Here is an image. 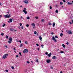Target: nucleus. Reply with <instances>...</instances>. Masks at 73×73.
<instances>
[{
  "label": "nucleus",
  "instance_id": "1",
  "mask_svg": "<svg viewBox=\"0 0 73 73\" xmlns=\"http://www.w3.org/2000/svg\"><path fill=\"white\" fill-rule=\"evenodd\" d=\"M8 56V54H6L3 56L2 58L3 59H5L7 58Z\"/></svg>",
  "mask_w": 73,
  "mask_h": 73
},
{
  "label": "nucleus",
  "instance_id": "2",
  "mask_svg": "<svg viewBox=\"0 0 73 73\" xmlns=\"http://www.w3.org/2000/svg\"><path fill=\"white\" fill-rule=\"evenodd\" d=\"M11 14L6 15H4L5 18H9L11 17Z\"/></svg>",
  "mask_w": 73,
  "mask_h": 73
},
{
  "label": "nucleus",
  "instance_id": "3",
  "mask_svg": "<svg viewBox=\"0 0 73 73\" xmlns=\"http://www.w3.org/2000/svg\"><path fill=\"white\" fill-rule=\"evenodd\" d=\"M27 11V8H24L23 10V12L25 14H27V11Z\"/></svg>",
  "mask_w": 73,
  "mask_h": 73
},
{
  "label": "nucleus",
  "instance_id": "4",
  "mask_svg": "<svg viewBox=\"0 0 73 73\" xmlns=\"http://www.w3.org/2000/svg\"><path fill=\"white\" fill-rule=\"evenodd\" d=\"M52 40H54V42H57V40L55 39V38H54V36L52 37Z\"/></svg>",
  "mask_w": 73,
  "mask_h": 73
},
{
  "label": "nucleus",
  "instance_id": "5",
  "mask_svg": "<svg viewBox=\"0 0 73 73\" xmlns=\"http://www.w3.org/2000/svg\"><path fill=\"white\" fill-rule=\"evenodd\" d=\"M23 52L24 53H27L28 52V49H25L23 51Z\"/></svg>",
  "mask_w": 73,
  "mask_h": 73
},
{
  "label": "nucleus",
  "instance_id": "6",
  "mask_svg": "<svg viewBox=\"0 0 73 73\" xmlns=\"http://www.w3.org/2000/svg\"><path fill=\"white\" fill-rule=\"evenodd\" d=\"M68 33L69 35H71L72 34V31H71L70 30V31H68Z\"/></svg>",
  "mask_w": 73,
  "mask_h": 73
},
{
  "label": "nucleus",
  "instance_id": "7",
  "mask_svg": "<svg viewBox=\"0 0 73 73\" xmlns=\"http://www.w3.org/2000/svg\"><path fill=\"white\" fill-rule=\"evenodd\" d=\"M46 62L47 63H50V60L49 59H48L46 60Z\"/></svg>",
  "mask_w": 73,
  "mask_h": 73
},
{
  "label": "nucleus",
  "instance_id": "8",
  "mask_svg": "<svg viewBox=\"0 0 73 73\" xmlns=\"http://www.w3.org/2000/svg\"><path fill=\"white\" fill-rule=\"evenodd\" d=\"M9 21H8V22L9 23H11V22H12V19H10L9 20Z\"/></svg>",
  "mask_w": 73,
  "mask_h": 73
},
{
  "label": "nucleus",
  "instance_id": "9",
  "mask_svg": "<svg viewBox=\"0 0 73 73\" xmlns=\"http://www.w3.org/2000/svg\"><path fill=\"white\" fill-rule=\"evenodd\" d=\"M24 3L25 4H28V1H27L25 0V1H24Z\"/></svg>",
  "mask_w": 73,
  "mask_h": 73
},
{
  "label": "nucleus",
  "instance_id": "10",
  "mask_svg": "<svg viewBox=\"0 0 73 73\" xmlns=\"http://www.w3.org/2000/svg\"><path fill=\"white\" fill-rule=\"evenodd\" d=\"M9 40L10 41H12V38H11V37H10Z\"/></svg>",
  "mask_w": 73,
  "mask_h": 73
},
{
  "label": "nucleus",
  "instance_id": "11",
  "mask_svg": "<svg viewBox=\"0 0 73 73\" xmlns=\"http://www.w3.org/2000/svg\"><path fill=\"white\" fill-rule=\"evenodd\" d=\"M51 55H52V54L51 53H50L48 54V57H50Z\"/></svg>",
  "mask_w": 73,
  "mask_h": 73
},
{
  "label": "nucleus",
  "instance_id": "12",
  "mask_svg": "<svg viewBox=\"0 0 73 73\" xmlns=\"http://www.w3.org/2000/svg\"><path fill=\"white\" fill-rule=\"evenodd\" d=\"M39 39H40V40H41V41L42 40V37H41V36H40L39 37Z\"/></svg>",
  "mask_w": 73,
  "mask_h": 73
},
{
  "label": "nucleus",
  "instance_id": "13",
  "mask_svg": "<svg viewBox=\"0 0 73 73\" xmlns=\"http://www.w3.org/2000/svg\"><path fill=\"white\" fill-rule=\"evenodd\" d=\"M68 5H72V3H70V2H68Z\"/></svg>",
  "mask_w": 73,
  "mask_h": 73
},
{
  "label": "nucleus",
  "instance_id": "14",
  "mask_svg": "<svg viewBox=\"0 0 73 73\" xmlns=\"http://www.w3.org/2000/svg\"><path fill=\"white\" fill-rule=\"evenodd\" d=\"M52 26L53 27H54V26H55V23L53 22Z\"/></svg>",
  "mask_w": 73,
  "mask_h": 73
},
{
  "label": "nucleus",
  "instance_id": "15",
  "mask_svg": "<svg viewBox=\"0 0 73 73\" xmlns=\"http://www.w3.org/2000/svg\"><path fill=\"white\" fill-rule=\"evenodd\" d=\"M56 58V57H55V56H53L52 57V59H55Z\"/></svg>",
  "mask_w": 73,
  "mask_h": 73
},
{
  "label": "nucleus",
  "instance_id": "16",
  "mask_svg": "<svg viewBox=\"0 0 73 73\" xmlns=\"http://www.w3.org/2000/svg\"><path fill=\"white\" fill-rule=\"evenodd\" d=\"M31 25H32L33 27H35V24L34 23H32L31 24Z\"/></svg>",
  "mask_w": 73,
  "mask_h": 73
},
{
  "label": "nucleus",
  "instance_id": "17",
  "mask_svg": "<svg viewBox=\"0 0 73 73\" xmlns=\"http://www.w3.org/2000/svg\"><path fill=\"white\" fill-rule=\"evenodd\" d=\"M63 35H64V34L63 33H60V36L61 37H62V36H63Z\"/></svg>",
  "mask_w": 73,
  "mask_h": 73
},
{
  "label": "nucleus",
  "instance_id": "18",
  "mask_svg": "<svg viewBox=\"0 0 73 73\" xmlns=\"http://www.w3.org/2000/svg\"><path fill=\"white\" fill-rule=\"evenodd\" d=\"M14 30V29H10V31H13Z\"/></svg>",
  "mask_w": 73,
  "mask_h": 73
},
{
  "label": "nucleus",
  "instance_id": "19",
  "mask_svg": "<svg viewBox=\"0 0 73 73\" xmlns=\"http://www.w3.org/2000/svg\"><path fill=\"white\" fill-rule=\"evenodd\" d=\"M60 5H63V3L62 2H61L60 3Z\"/></svg>",
  "mask_w": 73,
  "mask_h": 73
},
{
  "label": "nucleus",
  "instance_id": "20",
  "mask_svg": "<svg viewBox=\"0 0 73 73\" xmlns=\"http://www.w3.org/2000/svg\"><path fill=\"white\" fill-rule=\"evenodd\" d=\"M62 46H63V47H64V48H65V45L64 44H62Z\"/></svg>",
  "mask_w": 73,
  "mask_h": 73
},
{
  "label": "nucleus",
  "instance_id": "21",
  "mask_svg": "<svg viewBox=\"0 0 73 73\" xmlns=\"http://www.w3.org/2000/svg\"><path fill=\"white\" fill-rule=\"evenodd\" d=\"M25 43L26 44H28V41H26L25 42Z\"/></svg>",
  "mask_w": 73,
  "mask_h": 73
},
{
  "label": "nucleus",
  "instance_id": "22",
  "mask_svg": "<svg viewBox=\"0 0 73 73\" xmlns=\"http://www.w3.org/2000/svg\"><path fill=\"white\" fill-rule=\"evenodd\" d=\"M48 25H52V23H51L50 22L48 23Z\"/></svg>",
  "mask_w": 73,
  "mask_h": 73
},
{
  "label": "nucleus",
  "instance_id": "23",
  "mask_svg": "<svg viewBox=\"0 0 73 73\" xmlns=\"http://www.w3.org/2000/svg\"><path fill=\"white\" fill-rule=\"evenodd\" d=\"M22 46H23V44H21L20 45V47L21 48L22 47Z\"/></svg>",
  "mask_w": 73,
  "mask_h": 73
},
{
  "label": "nucleus",
  "instance_id": "24",
  "mask_svg": "<svg viewBox=\"0 0 73 73\" xmlns=\"http://www.w3.org/2000/svg\"><path fill=\"white\" fill-rule=\"evenodd\" d=\"M56 13H58V10H56L55 11Z\"/></svg>",
  "mask_w": 73,
  "mask_h": 73
},
{
  "label": "nucleus",
  "instance_id": "25",
  "mask_svg": "<svg viewBox=\"0 0 73 73\" xmlns=\"http://www.w3.org/2000/svg\"><path fill=\"white\" fill-rule=\"evenodd\" d=\"M30 17H28L27 18V20H29V19Z\"/></svg>",
  "mask_w": 73,
  "mask_h": 73
},
{
  "label": "nucleus",
  "instance_id": "26",
  "mask_svg": "<svg viewBox=\"0 0 73 73\" xmlns=\"http://www.w3.org/2000/svg\"><path fill=\"white\" fill-rule=\"evenodd\" d=\"M17 42H20V43H21V40H19V41L17 40Z\"/></svg>",
  "mask_w": 73,
  "mask_h": 73
},
{
  "label": "nucleus",
  "instance_id": "27",
  "mask_svg": "<svg viewBox=\"0 0 73 73\" xmlns=\"http://www.w3.org/2000/svg\"><path fill=\"white\" fill-rule=\"evenodd\" d=\"M41 21L42 22H44V19H42L41 20Z\"/></svg>",
  "mask_w": 73,
  "mask_h": 73
},
{
  "label": "nucleus",
  "instance_id": "28",
  "mask_svg": "<svg viewBox=\"0 0 73 73\" xmlns=\"http://www.w3.org/2000/svg\"><path fill=\"white\" fill-rule=\"evenodd\" d=\"M6 38H7H7H8V35H6Z\"/></svg>",
  "mask_w": 73,
  "mask_h": 73
},
{
  "label": "nucleus",
  "instance_id": "29",
  "mask_svg": "<svg viewBox=\"0 0 73 73\" xmlns=\"http://www.w3.org/2000/svg\"><path fill=\"white\" fill-rule=\"evenodd\" d=\"M5 24H3V27H5Z\"/></svg>",
  "mask_w": 73,
  "mask_h": 73
},
{
  "label": "nucleus",
  "instance_id": "30",
  "mask_svg": "<svg viewBox=\"0 0 73 73\" xmlns=\"http://www.w3.org/2000/svg\"><path fill=\"white\" fill-rule=\"evenodd\" d=\"M36 33H37V32L36 31H35L34 32V34L35 35H36Z\"/></svg>",
  "mask_w": 73,
  "mask_h": 73
},
{
  "label": "nucleus",
  "instance_id": "31",
  "mask_svg": "<svg viewBox=\"0 0 73 73\" xmlns=\"http://www.w3.org/2000/svg\"><path fill=\"white\" fill-rule=\"evenodd\" d=\"M1 36H4V33H2L1 34Z\"/></svg>",
  "mask_w": 73,
  "mask_h": 73
},
{
  "label": "nucleus",
  "instance_id": "32",
  "mask_svg": "<svg viewBox=\"0 0 73 73\" xmlns=\"http://www.w3.org/2000/svg\"><path fill=\"white\" fill-rule=\"evenodd\" d=\"M8 43L10 44V43H11L12 42V41H8Z\"/></svg>",
  "mask_w": 73,
  "mask_h": 73
},
{
  "label": "nucleus",
  "instance_id": "33",
  "mask_svg": "<svg viewBox=\"0 0 73 73\" xmlns=\"http://www.w3.org/2000/svg\"><path fill=\"white\" fill-rule=\"evenodd\" d=\"M42 47L43 48H44V45L43 44H42L41 45Z\"/></svg>",
  "mask_w": 73,
  "mask_h": 73
},
{
  "label": "nucleus",
  "instance_id": "34",
  "mask_svg": "<svg viewBox=\"0 0 73 73\" xmlns=\"http://www.w3.org/2000/svg\"><path fill=\"white\" fill-rule=\"evenodd\" d=\"M64 53V51H60V53Z\"/></svg>",
  "mask_w": 73,
  "mask_h": 73
},
{
  "label": "nucleus",
  "instance_id": "35",
  "mask_svg": "<svg viewBox=\"0 0 73 73\" xmlns=\"http://www.w3.org/2000/svg\"><path fill=\"white\" fill-rule=\"evenodd\" d=\"M2 5H3V3H0V5H1V6H2Z\"/></svg>",
  "mask_w": 73,
  "mask_h": 73
},
{
  "label": "nucleus",
  "instance_id": "36",
  "mask_svg": "<svg viewBox=\"0 0 73 73\" xmlns=\"http://www.w3.org/2000/svg\"><path fill=\"white\" fill-rule=\"evenodd\" d=\"M5 72H8V70H6Z\"/></svg>",
  "mask_w": 73,
  "mask_h": 73
},
{
  "label": "nucleus",
  "instance_id": "37",
  "mask_svg": "<svg viewBox=\"0 0 73 73\" xmlns=\"http://www.w3.org/2000/svg\"><path fill=\"white\" fill-rule=\"evenodd\" d=\"M36 46H39V45H38V44H36Z\"/></svg>",
  "mask_w": 73,
  "mask_h": 73
},
{
  "label": "nucleus",
  "instance_id": "38",
  "mask_svg": "<svg viewBox=\"0 0 73 73\" xmlns=\"http://www.w3.org/2000/svg\"><path fill=\"white\" fill-rule=\"evenodd\" d=\"M49 8H50V9H52V7L51 6H50Z\"/></svg>",
  "mask_w": 73,
  "mask_h": 73
},
{
  "label": "nucleus",
  "instance_id": "39",
  "mask_svg": "<svg viewBox=\"0 0 73 73\" xmlns=\"http://www.w3.org/2000/svg\"><path fill=\"white\" fill-rule=\"evenodd\" d=\"M38 59H36V62H38Z\"/></svg>",
  "mask_w": 73,
  "mask_h": 73
},
{
  "label": "nucleus",
  "instance_id": "40",
  "mask_svg": "<svg viewBox=\"0 0 73 73\" xmlns=\"http://www.w3.org/2000/svg\"><path fill=\"white\" fill-rule=\"evenodd\" d=\"M26 27H29V25L28 24H27L26 25Z\"/></svg>",
  "mask_w": 73,
  "mask_h": 73
},
{
  "label": "nucleus",
  "instance_id": "41",
  "mask_svg": "<svg viewBox=\"0 0 73 73\" xmlns=\"http://www.w3.org/2000/svg\"><path fill=\"white\" fill-rule=\"evenodd\" d=\"M27 64H29V63H30V62H29V61H27Z\"/></svg>",
  "mask_w": 73,
  "mask_h": 73
},
{
  "label": "nucleus",
  "instance_id": "42",
  "mask_svg": "<svg viewBox=\"0 0 73 73\" xmlns=\"http://www.w3.org/2000/svg\"><path fill=\"white\" fill-rule=\"evenodd\" d=\"M35 18L36 19H38V17H35Z\"/></svg>",
  "mask_w": 73,
  "mask_h": 73
},
{
  "label": "nucleus",
  "instance_id": "43",
  "mask_svg": "<svg viewBox=\"0 0 73 73\" xmlns=\"http://www.w3.org/2000/svg\"><path fill=\"white\" fill-rule=\"evenodd\" d=\"M69 23H70V24H73L72 23V22H69Z\"/></svg>",
  "mask_w": 73,
  "mask_h": 73
},
{
  "label": "nucleus",
  "instance_id": "44",
  "mask_svg": "<svg viewBox=\"0 0 73 73\" xmlns=\"http://www.w3.org/2000/svg\"><path fill=\"white\" fill-rule=\"evenodd\" d=\"M45 54L46 55H47V54H48V52H46V53H45Z\"/></svg>",
  "mask_w": 73,
  "mask_h": 73
},
{
  "label": "nucleus",
  "instance_id": "45",
  "mask_svg": "<svg viewBox=\"0 0 73 73\" xmlns=\"http://www.w3.org/2000/svg\"><path fill=\"white\" fill-rule=\"evenodd\" d=\"M11 68L13 69H14V67H13V66H11Z\"/></svg>",
  "mask_w": 73,
  "mask_h": 73
},
{
  "label": "nucleus",
  "instance_id": "46",
  "mask_svg": "<svg viewBox=\"0 0 73 73\" xmlns=\"http://www.w3.org/2000/svg\"><path fill=\"white\" fill-rule=\"evenodd\" d=\"M63 1L64 3H65V2H66V1L65 0H63Z\"/></svg>",
  "mask_w": 73,
  "mask_h": 73
},
{
  "label": "nucleus",
  "instance_id": "47",
  "mask_svg": "<svg viewBox=\"0 0 73 73\" xmlns=\"http://www.w3.org/2000/svg\"><path fill=\"white\" fill-rule=\"evenodd\" d=\"M19 54H20V55L21 56V52H20L19 53Z\"/></svg>",
  "mask_w": 73,
  "mask_h": 73
},
{
  "label": "nucleus",
  "instance_id": "48",
  "mask_svg": "<svg viewBox=\"0 0 73 73\" xmlns=\"http://www.w3.org/2000/svg\"><path fill=\"white\" fill-rule=\"evenodd\" d=\"M55 38H58V36H55Z\"/></svg>",
  "mask_w": 73,
  "mask_h": 73
},
{
  "label": "nucleus",
  "instance_id": "49",
  "mask_svg": "<svg viewBox=\"0 0 73 73\" xmlns=\"http://www.w3.org/2000/svg\"><path fill=\"white\" fill-rule=\"evenodd\" d=\"M20 26H21V25H22V24L20 23Z\"/></svg>",
  "mask_w": 73,
  "mask_h": 73
},
{
  "label": "nucleus",
  "instance_id": "50",
  "mask_svg": "<svg viewBox=\"0 0 73 73\" xmlns=\"http://www.w3.org/2000/svg\"><path fill=\"white\" fill-rule=\"evenodd\" d=\"M66 44H67V45H69V43H68V42H67Z\"/></svg>",
  "mask_w": 73,
  "mask_h": 73
},
{
  "label": "nucleus",
  "instance_id": "51",
  "mask_svg": "<svg viewBox=\"0 0 73 73\" xmlns=\"http://www.w3.org/2000/svg\"><path fill=\"white\" fill-rule=\"evenodd\" d=\"M16 57H19V56L18 55L16 56Z\"/></svg>",
  "mask_w": 73,
  "mask_h": 73
},
{
  "label": "nucleus",
  "instance_id": "52",
  "mask_svg": "<svg viewBox=\"0 0 73 73\" xmlns=\"http://www.w3.org/2000/svg\"><path fill=\"white\" fill-rule=\"evenodd\" d=\"M21 19H23V17L21 16Z\"/></svg>",
  "mask_w": 73,
  "mask_h": 73
},
{
  "label": "nucleus",
  "instance_id": "53",
  "mask_svg": "<svg viewBox=\"0 0 73 73\" xmlns=\"http://www.w3.org/2000/svg\"><path fill=\"white\" fill-rule=\"evenodd\" d=\"M5 47H6V48H8V47H7V46H6Z\"/></svg>",
  "mask_w": 73,
  "mask_h": 73
},
{
  "label": "nucleus",
  "instance_id": "54",
  "mask_svg": "<svg viewBox=\"0 0 73 73\" xmlns=\"http://www.w3.org/2000/svg\"><path fill=\"white\" fill-rule=\"evenodd\" d=\"M1 17H2V15H0V18H1Z\"/></svg>",
  "mask_w": 73,
  "mask_h": 73
},
{
  "label": "nucleus",
  "instance_id": "55",
  "mask_svg": "<svg viewBox=\"0 0 73 73\" xmlns=\"http://www.w3.org/2000/svg\"><path fill=\"white\" fill-rule=\"evenodd\" d=\"M38 50V51H39V50H40V49H39V48H38L37 49Z\"/></svg>",
  "mask_w": 73,
  "mask_h": 73
},
{
  "label": "nucleus",
  "instance_id": "56",
  "mask_svg": "<svg viewBox=\"0 0 73 73\" xmlns=\"http://www.w3.org/2000/svg\"><path fill=\"white\" fill-rule=\"evenodd\" d=\"M21 28L22 29H23V26H22L21 27Z\"/></svg>",
  "mask_w": 73,
  "mask_h": 73
},
{
  "label": "nucleus",
  "instance_id": "57",
  "mask_svg": "<svg viewBox=\"0 0 73 73\" xmlns=\"http://www.w3.org/2000/svg\"><path fill=\"white\" fill-rule=\"evenodd\" d=\"M50 68H51V69H53V67H52V66H51Z\"/></svg>",
  "mask_w": 73,
  "mask_h": 73
},
{
  "label": "nucleus",
  "instance_id": "58",
  "mask_svg": "<svg viewBox=\"0 0 73 73\" xmlns=\"http://www.w3.org/2000/svg\"><path fill=\"white\" fill-rule=\"evenodd\" d=\"M14 50H16V49L15 48H14Z\"/></svg>",
  "mask_w": 73,
  "mask_h": 73
},
{
  "label": "nucleus",
  "instance_id": "59",
  "mask_svg": "<svg viewBox=\"0 0 73 73\" xmlns=\"http://www.w3.org/2000/svg\"><path fill=\"white\" fill-rule=\"evenodd\" d=\"M72 23H73V20H72Z\"/></svg>",
  "mask_w": 73,
  "mask_h": 73
},
{
  "label": "nucleus",
  "instance_id": "60",
  "mask_svg": "<svg viewBox=\"0 0 73 73\" xmlns=\"http://www.w3.org/2000/svg\"><path fill=\"white\" fill-rule=\"evenodd\" d=\"M55 6H56V7H57V5H55Z\"/></svg>",
  "mask_w": 73,
  "mask_h": 73
},
{
  "label": "nucleus",
  "instance_id": "61",
  "mask_svg": "<svg viewBox=\"0 0 73 73\" xmlns=\"http://www.w3.org/2000/svg\"><path fill=\"white\" fill-rule=\"evenodd\" d=\"M7 13H8V14H9V12H7Z\"/></svg>",
  "mask_w": 73,
  "mask_h": 73
},
{
  "label": "nucleus",
  "instance_id": "62",
  "mask_svg": "<svg viewBox=\"0 0 73 73\" xmlns=\"http://www.w3.org/2000/svg\"><path fill=\"white\" fill-rule=\"evenodd\" d=\"M51 34H52V35H53V33H52Z\"/></svg>",
  "mask_w": 73,
  "mask_h": 73
},
{
  "label": "nucleus",
  "instance_id": "63",
  "mask_svg": "<svg viewBox=\"0 0 73 73\" xmlns=\"http://www.w3.org/2000/svg\"><path fill=\"white\" fill-rule=\"evenodd\" d=\"M60 73H62V71H61L60 72Z\"/></svg>",
  "mask_w": 73,
  "mask_h": 73
},
{
  "label": "nucleus",
  "instance_id": "64",
  "mask_svg": "<svg viewBox=\"0 0 73 73\" xmlns=\"http://www.w3.org/2000/svg\"><path fill=\"white\" fill-rule=\"evenodd\" d=\"M57 50L58 51L59 50V49H57Z\"/></svg>",
  "mask_w": 73,
  "mask_h": 73
}]
</instances>
